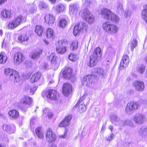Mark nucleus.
<instances>
[{
	"mask_svg": "<svg viewBox=\"0 0 147 147\" xmlns=\"http://www.w3.org/2000/svg\"><path fill=\"white\" fill-rule=\"evenodd\" d=\"M72 86L68 83L64 84L63 88V93L65 96H68L72 92Z\"/></svg>",
	"mask_w": 147,
	"mask_h": 147,
	"instance_id": "nucleus-16",
	"label": "nucleus"
},
{
	"mask_svg": "<svg viewBox=\"0 0 147 147\" xmlns=\"http://www.w3.org/2000/svg\"><path fill=\"white\" fill-rule=\"evenodd\" d=\"M140 106L138 102H131L127 103L125 111L128 115H131L133 112L137 110Z\"/></svg>",
	"mask_w": 147,
	"mask_h": 147,
	"instance_id": "nucleus-6",
	"label": "nucleus"
},
{
	"mask_svg": "<svg viewBox=\"0 0 147 147\" xmlns=\"http://www.w3.org/2000/svg\"><path fill=\"white\" fill-rule=\"evenodd\" d=\"M102 77L105 78L107 77L106 74L104 72L103 73V71L102 72Z\"/></svg>",
	"mask_w": 147,
	"mask_h": 147,
	"instance_id": "nucleus-58",
	"label": "nucleus"
},
{
	"mask_svg": "<svg viewBox=\"0 0 147 147\" xmlns=\"http://www.w3.org/2000/svg\"><path fill=\"white\" fill-rule=\"evenodd\" d=\"M26 17L21 15L15 17L8 25L7 27L10 29H13L19 26L21 23L25 22Z\"/></svg>",
	"mask_w": 147,
	"mask_h": 147,
	"instance_id": "nucleus-2",
	"label": "nucleus"
},
{
	"mask_svg": "<svg viewBox=\"0 0 147 147\" xmlns=\"http://www.w3.org/2000/svg\"><path fill=\"white\" fill-rule=\"evenodd\" d=\"M119 125L121 126L128 125L132 127L133 126V123L130 120H121L119 122Z\"/></svg>",
	"mask_w": 147,
	"mask_h": 147,
	"instance_id": "nucleus-28",
	"label": "nucleus"
},
{
	"mask_svg": "<svg viewBox=\"0 0 147 147\" xmlns=\"http://www.w3.org/2000/svg\"><path fill=\"white\" fill-rule=\"evenodd\" d=\"M63 11L62 10H57L56 13L58 14L61 13Z\"/></svg>",
	"mask_w": 147,
	"mask_h": 147,
	"instance_id": "nucleus-59",
	"label": "nucleus"
},
{
	"mask_svg": "<svg viewBox=\"0 0 147 147\" xmlns=\"http://www.w3.org/2000/svg\"><path fill=\"white\" fill-rule=\"evenodd\" d=\"M3 129L9 134L14 133L15 131V127L14 125L10 126L9 125L5 124L3 125Z\"/></svg>",
	"mask_w": 147,
	"mask_h": 147,
	"instance_id": "nucleus-20",
	"label": "nucleus"
},
{
	"mask_svg": "<svg viewBox=\"0 0 147 147\" xmlns=\"http://www.w3.org/2000/svg\"><path fill=\"white\" fill-rule=\"evenodd\" d=\"M145 69V66L143 65H141L137 67L136 71L138 73L141 74L144 72Z\"/></svg>",
	"mask_w": 147,
	"mask_h": 147,
	"instance_id": "nucleus-36",
	"label": "nucleus"
},
{
	"mask_svg": "<svg viewBox=\"0 0 147 147\" xmlns=\"http://www.w3.org/2000/svg\"><path fill=\"white\" fill-rule=\"evenodd\" d=\"M140 135L146 136L147 135V127L146 126H142L138 131Z\"/></svg>",
	"mask_w": 147,
	"mask_h": 147,
	"instance_id": "nucleus-33",
	"label": "nucleus"
},
{
	"mask_svg": "<svg viewBox=\"0 0 147 147\" xmlns=\"http://www.w3.org/2000/svg\"><path fill=\"white\" fill-rule=\"evenodd\" d=\"M72 118L71 115H69L66 117L63 121L61 122L59 125L61 127H66L68 126L70 124V121Z\"/></svg>",
	"mask_w": 147,
	"mask_h": 147,
	"instance_id": "nucleus-22",
	"label": "nucleus"
},
{
	"mask_svg": "<svg viewBox=\"0 0 147 147\" xmlns=\"http://www.w3.org/2000/svg\"><path fill=\"white\" fill-rule=\"evenodd\" d=\"M122 5L121 4H119V6L117 7V9H122Z\"/></svg>",
	"mask_w": 147,
	"mask_h": 147,
	"instance_id": "nucleus-60",
	"label": "nucleus"
},
{
	"mask_svg": "<svg viewBox=\"0 0 147 147\" xmlns=\"http://www.w3.org/2000/svg\"><path fill=\"white\" fill-rule=\"evenodd\" d=\"M102 27L104 30L110 33H115L117 30V26L110 24L109 22H106L102 24Z\"/></svg>",
	"mask_w": 147,
	"mask_h": 147,
	"instance_id": "nucleus-10",
	"label": "nucleus"
},
{
	"mask_svg": "<svg viewBox=\"0 0 147 147\" xmlns=\"http://www.w3.org/2000/svg\"><path fill=\"white\" fill-rule=\"evenodd\" d=\"M67 131L66 130L63 135H60L59 136V138L63 139L66 138L67 137Z\"/></svg>",
	"mask_w": 147,
	"mask_h": 147,
	"instance_id": "nucleus-50",
	"label": "nucleus"
},
{
	"mask_svg": "<svg viewBox=\"0 0 147 147\" xmlns=\"http://www.w3.org/2000/svg\"><path fill=\"white\" fill-rule=\"evenodd\" d=\"M87 25L86 23H82L79 25L76 26L74 27L73 34L75 36L78 33L82 30H86Z\"/></svg>",
	"mask_w": 147,
	"mask_h": 147,
	"instance_id": "nucleus-15",
	"label": "nucleus"
},
{
	"mask_svg": "<svg viewBox=\"0 0 147 147\" xmlns=\"http://www.w3.org/2000/svg\"><path fill=\"white\" fill-rule=\"evenodd\" d=\"M54 82V81L53 80H52V81L49 82V84H52V83H53Z\"/></svg>",
	"mask_w": 147,
	"mask_h": 147,
	"instance_id": "nucleus-64",
	"label": "nucleus"
},
{
	"mask_svg": "<svg viewBox=\"0 0 147 147\" xmlns=\"http://www.w3.org/2000/svg\"><path fill=\"white\" fill-rule=\"evenodd\" d=\"M79 8V5L77 3H74L69 5V8L71 9H77Z\"/></svg>",
	"mask_w": 147,
	"mask_h": 147,
	"instance_id": "nucleus-48",
	"label": "nucleus"
},
{
	"mask_svg": "<svg viewBox=\"0 0 147 147\" xmlns=\"http://www.w3.org/2000/svg\"><path fill=\"white\" fill-rule=\"evenodd\" d=\"M43 113L47 114L49 118L50 119L53 116V114L51 111L48 108H46L43 111Z\"/></svg>",
	"mask_w": 147,
	"mask_h": 147,
	"instance_id": "nucleus-35",
	"label": "nucleus"
},
{
	"mask_svg": "<svg viewBox=\"0 0 147 147\" xmlns=\"http://www.w3.org/2000/svg\"><path fill=\"white\" fill-rule=\"evenodd\" d=\"M86 109L85 105L81 104L79 106V111L80 113H82L86 111Z\"/></svg>",
	"mask_w": 147,
	"mask_h": 147,
	"instance_id": "nucleus-45",
	"label": "nucleus"
},
{
	"mask_svg": "<svg viewBox=\"0 0 147 147\" xmlns=\"http://www.w3.org/2000/svg\"><path fill=\"white\" fill-rule=\"evenodd\" d=\"M72 70L70 68H66L63 72V77L66 79L71 80L73 77L72 74Z\"/></svg>",
	"mask_w": 147,
	"mask_h": 147,
	"instance_id": "nucleus-17",
	"label": "nucleus"
},
{
	"mask_svg": "<svg viewBox=\"0 0 147 147\" xmlns=\"http://www.w3.org/2000/svg\"><path fill=\"white\" fill-rule=\"evenodd\" d=\"M133 119L135 123L138 125L142 124L147 121V119L145 115L141 113H137L135 114Z\"/></svg>",
	"mask_w": 147,
	"mask_h": 147,
	"instance_id": "nucleus-9",
	"label": "nucleus"
},
{
	"mask_svg": "<svg viewBox=\"0 0 147 147\" xmlns=\"http://www.w3.org/2000/svg\"><path fill=\"white\" fill-rule=\"evenodd\" d=\"M129 57L126 55H124L120 63V65L123 67H126L129 64Z\"/></svg>",
	"mask_w": 147,
	"mask_h": 147,
	"instance_id": "nucleus-23",
	"label": "nucleus"
},
{
	"mask_svg": "<svg viewBox=\"0 0 147 147\" xmlns=\"http://www.w3.org/2000/svg\"><path fill=\"white\" fill-rule=\"evenodd\" d=\"M11 10H1L0 11V15L1 18H10L13 14Z\"/></svg>",
	"mask_w": 147,
	"mask_h": 147,
	"instance_id": "nucleus-18",
	"label": "nucleus"
},
{
	"mask_svg": "<svg viewBox=\"0 0 147 147\" xmlns=\"http://www.w3.org/2000/svg\"><path fill=\"white\" fill-rule=\"evenodd\" d=\"M107 52L109 55H114L115 54L114 49L111 47H109L108 48Z\"/></svg>",
	"mask_w": 147,
	"mask_h": 147,
	"instance_id": "nucleus-42",
	"label": "nucleus"
},
{
	"mask_svg": "<svg viewBox=\"0 0 147 147\" xmlns=\"http://www.w3.org/2000/svg\"><path fill=\"white\" fill-rule=\"evenodd\" d=\"M45 22L50 25L54 23L55 18L52 15L47 14L45 16Z\"/></svg>",
	"mask_w": 147,
	"mask_h": 147,
	"instance_id": "nucleus-21",
	"label": "nucleus"
},
{
	"mask_svg": "<svg viewBox=\"0 0 147 147\" xmlns=\"http://www.w3.org/2000/svg\"><path fill=\"white\" fill-rule=\"evenodd\" d=\"M8 113L9 116L13 119L17 118L19 116L18 112L15 109L10 110Z\"/></svg>",
	"mask_w": 147,
	"mask_h": 147,
	"instance_id": "nucleus-26",
	"label": "nucleus"
},
{
	"mask_svg": "<svg viewBox=\"0 0 147 147\" xmlns=\"http://www.w3.org/2000/svg\"><path fill=\"white\" fill-rule=\"evenodd\" d=\"M104 18L107 19H109L111 16V20L115 23L119 21V18L116 15L112 13L109 10H105Z\"/></svg>",
	"mask_w": 147,
	"mask_h": 147,
	"instance_id": "nucleus-11",
	"label": "nucleus"
},
{
	"mask_svg": "<svg viewBox=\"0 0 147 147\" xmlns=\"http://www.w3.org/2000/svg\"><path fill=\"white\" fill-rule=\"evenodd\" d=\"M51 3L53 4L56 1V0H49Z\"/></svg>",
	"mask_w": 147,
	"mask_h": 147,
	"instance_id": "nucleus-61",
	"label": "nucleus"
},
{
	"mask_svg": "<svg viewBox=\"0 0 147 147\" xmlns=\"http://www.w3.org/2000/svg\"><path fill=\"white\" fill-rule=\"evenodd\" d=\"M24 59V56L22 53L21 52H16L14 55V63L15 64H19L23 61Z\"/></svg>",
	"mask_w": 147,
	"mask_h": 147,
	"instance_id": "nucleus-14",
	"label": "nucleus"
},
{
	"mask_svg": "<svg viewBox=\"0 0 147 147\" xmlns=\"http://www.w3.org/2000/svg\"><path fill=\"white\" fill-rule=\"evenodd\" d=\"M78 44L77 41H75L73 42L71 45L70 49L72 50H76L78 47Z\"/></svg>",
	"mask_w": 147,
	"mask_h": 147,
	"instance_id": "nucleus-41",
	"label": "nucleus"
},
{
	"mask_svg": "<svg viewBox=\"0 0 147 147\" xmlns=\"http://www.w3.org/2000/svg\"><path fill=\"white\" fill-rule=\"evenodd\" d=\"M36 89L37 88L35 86H33L31 87L30 91V93L32 95L34 94Z\"/></svg>",
	"mask_w": 147,
	"mask_h": 147,
	"instance_id": "nucleus-49",
	"label": "nucleus"
},
{
	"mask_svg": "<svg viewBox=\"0 0 147 147\" xmlns=\"http://www.w3.org/2000/svg\"><path fill=\"white\" fill-rule=\"evenodd\" d=\"M143 8L144 9H147V4L144 5Z\"/></svg>",
	"mask_w": 147,
	"mask_h": 147,
	"instance_id": "nucleus-63",
	"label": "nucleus"
},
{
	"mask_svg": "<svg viewBox=\"0 0 147 147\" xmlns=\"http://www.w3.org/2000/svg\"><path fill=\"white\" fill-rule=\"evenodd\" d=\"M35 131L36 135L38 138L42 139L43 138L44 135L40 127L36 128L35 129Z\"/></svg>",
	"mask_w": 147,
	"mask_h": 147,
	"instance_id": "nucleus-29",
	"label": "nucleus"
},
{
	"mask_svg": "<svg viewBox=\"0 0 147 147\" xmlns=\"http://www.w3.org/2000/svg\"><path fill=\"white\" fill-rule=\"evenodd\" d=\"M41 73L37 72L34 73L30 79V81L32 83L37 82L40 78L41 76Z\"/></svg>",
	"mask_w": 147,
	"mask_h": 147,
	"instance_id": "nucleus-27",
	"label": "nucleus"
},
{
	"mask_svg": "<svg viewBox=\"0 0 147 147\" xmlns=\"http://www.w3.org/2000/svg\"><path fill=\"white\" fill-rule=\"evenodd\" d=\"M47 65L46 63H44L42 65V68L44 69H45L47 67Z\"/></svg>",
	"mask_w": 147,
	"mask_h": 147,
	"instance_id": "nucleus-56",
	"label": "nucleus"
},
{
	"mask_svg": "<svg viewBox=\"0 0 147 147\" xmlns=\"http://www.w3.org/2000/svg\"><path fill=\"white\" fill-rule=\"evenodd\" d=\"M46 137L47 140L49 143L54 142L56 139L55 135L53 133L52 129L50 128H48L47 130Z\"/></svg>",
	"mask_w": 147,
	"mask_h": 147,
	"instance_id": "nucleus-13",
	"label": "nucleus"
},
{
	"mask_svg": "<svg viewBox=\"0 0 147 147\" xmlns=\"http://www.w3.org/2000/svg\"><path fill=\"white\" fill-rule=\"evenodd\" d=\"M28 39V36L25 34L20 35L18 37V41L19 42L22 43L27 41Z\"/></svg>",
	"mask_w": 147,
	"mask_h": 147,
	"instance_id": "nucleus-31",
	"label": "nucleus"
},
{
	"mask_svg": "<svg viewBox=\"0 0 147 147\" xmlns=\"http://www.w3.org/2000/svg\"><path fill=\"white\" fill-rule=\"evenodd\" d=\"M66 8V5L64 4L60 3L58 4L56 8L57 9H64Z\"/></svg>",
	"mask_w": 147,
	"mask_h": 147,
	"instance_id": "nucleus-47",
	"label": "nucleus"
},
{
	"mask_svg": "<svg viewBox=\"0 0 147 147\" xmlns=\"http://www.w3.org/2000/svg\"><path fill=\"white\" fill-rule=\"evenodd\" d=\"M80 14L84 20L89 24H92L95 21L94 15L88 10H81Z\"/></svg>",
	"mask_w": 147,
	"mask_h": 147,
	"instance_id": "nucleus-3",
	"label": "nucleus"
},
{
	"mask_svg": "<svg viewBox=\"0 0 147 147\" xmlns=\"http://www.w3.org/2000/svg\"><path fill=\"white\" fill-rule=\"evenodd\" d=\"M7 0H0V4L4 3Z\"/></svg>",
	"mask_w": 147,
	"mask_h": 147,
	"instance_id": "nucleus-62",
	"label": "nucleus"
},
{
	"mask_svg": "<svg viewBox=\"0 0 147 147\" xmlns=\"http://www.w3.org/2000/svg\"><path fill=\"white\" fill-rule=\"evenodd\" d=\"M32 102V99L29 96H24L22 97L20 101V106L24 111H26Z\"/></svg>",
	"mask_w": 147,
	"mask_h": 147,
	"instance_id": "nucleus-5",
	"label": "nucleus"
},
{
	"mask_svg": "<svg viewBox=\"0 0 147 147\" xmlns=\"http://www.w3.org/2000/svg\"><path fill=\"white\" fill-rule=\"evenodd\" d=\"M31 87L29 85H27L25 87V90L26 91H30V88Z\"/></svg>",
	"mask_w": 147,
	"mask_h": 147,
	"instance_id": "nucleus-53",
	"label": "nucleus"
},
{
	"mask_svg": "<svg viewBox=\"0 0 147 147\" xmlns=\"http://www.w3.org/2000/svg\"><path fill=\"white\" fill-rule=\"evenodd\" d=\"M44 93L47 98L52 100H57L59 97V94L55 90H49L46 92H43L42 94Z\"/></svg>",
	"mask_w": 147,
	"mask_h": 147,
	"instance_id": "nucleus-12",
	"label": "nucleus"
},
{
	"mask_svg": "<svg viewBox=\"0 0 147 147\" xmlns=\"http://www.w3.org/2000/svg\"><path fill=\"white\" fill-rule=\"evenodd\" d=\"M114 136V135L113 134H111L109 136H108L107 138V141H110L112 140Z\"/></svg>",
	"mask_w": 147,
	"mask_h": 147,
	"instance_id": "nucleus-52",
	"label": "nucleus"
},
{
	"mask_svg": "<svg viewBox=\"0 0 147 147\" xmlns=\"http://www.w3.org/2000/svg\"><path fill=\"white\" fill-rule=\"evenodd\" d=\"M125 17H127V16L130 15V12L129 10H126L125 11Z\"/></svg>",
	"mask_w": 147,
	"mask_h": 147,
	"instance_id": "nucleus-51",
	"label": "nucleus"
},
{
	"mask_svg": "<svg viewBox=\"0 0 147 147\" xmlns=\"http://www.w3.org/2000/svg\"><path fill=\"white\" fill-rule=\"evenodd\" d=\"M4 73L7 76H9L10 80L14 82H18L20 81V78L18 73L13 69L7 68L5 69Z\"/></svg>",
	"mask_w": 147,
	"mask_h": 147,
	"instance_id": "nucleus-4",
	"label": "nucleus"
},
{
	"mask_svg": "<svg viewBox=\"0 0 147 147\" xmlns=\"http://www.w3.org/2000/svg\"><path fill=\"white\" fill-rule=\"evenodd\" d=\"M110 119L112 123L117 125V123L119 121L120 118L117 115H112L110 116Z\"/></svg>",
	"mask_w": 147,
	"mask_h": 147,
	"instance_id": "nucleus-25",
	"label": "nucleus"
},
{
	"mask_svg": "<svg viewBox=\"0 0 147 147\" xmlns=\"http://www.w3.org/2000/svg\"><path fill=\"white\" fill-rule=\"evenodd\" d=\"M135 89L138 91H142L144 88V82L141 81H136L134 83Z\"/></svg>",
	"mask_w": 147,
	"mask_h": 147,
	"instance_id": "nucleus-19",
	"label": "nucleus"
},
{
	"mask_svg": "<svg viewBox=\"0 0 147 147\" xmlns=\"http://www.w3.org/2000/svg\"><path fill=\"white\" fill-rule=\"evenodd\" d=\"M42 50L41 49H39L32 54L31 56L32 59H37L40 56V55L42 53Z\"/></svg>",
	"mask_w": 147,
	"mask_h": 147,
	"instance_id": "nucleus-30",
	"label": "nucleus"
},
{
	"mask_svg": "<svg viewBox=\"0 0 147 147\" xmlns=\"http://www.w3.org/2000/svg\"><path fill=\"white\" fill-rule=\"evenodd\" d=\"M90 0H86L83 5V8L84 9H88L90 7Z\"/></svg>",
	"mask_w": 147,
	"mask_h": 147,
	"instance_id": "nucleus-40",
	"label": "nucleus"
},
{
	"mask_svg": "<svg viewBox=\"0 0 147 147\" xmlns=\"http://www.w3.org/2000/svg\"><path fill=\"white\" fill-rule=\"evenodd\" d=\"M67 24L66 20L64 18L61 19L59 22V26L62 28H65Z\"/></svg>",
	"mask_w": 147,
	"mask_h": 147,
	"instance_id": "nucleus-37",
	"label": "nucleus"
},
{
	"mask_svg": "<svg viewBox=\"0 0 147 147\" xmlns=\"http://www.w3.org/2000/svg\"><path fill=\"white\" fill-rule=\"evenodd\" d=\"M57 57L55 56V53H52L50 55L49 57V59L51 61V63H56Z\"/></svg>",
	"mask_w": 147,
	"mask_h": 147,
	"instance_id": "nucleus-39",
	"label": "nucleus"
},
{
	"mask_svg": "<svg viewBox=\"0 0 147 147\" xmlns=\"http://www.w3.org/2000/svg\"><path fill=\"white\" fill-rule=\"evenodd\" d=\"M65 44V42L62 40L56 42V51L58 53L63 54L66 51L67 47Z\"/></svg>",
	"mask_w": 147,
	"mask_h": 147,
	"instance_id": "nucleus-8",
	"label": "nucleus"
},
{
	"mask_svg": "<svg viewBox=\"0 0 147 147\" xmlns=\"http://www.w3.org/2000/svg\"><path fill=\"white\" fill-rule=\"evenodd\" d=\"M69 59L73 61H75L78 59V55L77 54L71 53L68 56Z\"/></svg>",
	"mask_w": 147,
	"mask_h": 147,
	"instance_id": "nucleus-34",
	"label": "nucleus"
},
{
	"mask_svg": "<svg viewBox=\"0 0 147 147\" xmlns=\"http://www.w3.org/2000/svg\"><path fill=\"white\" fill-rule=\"evenodd\" d=\"M7 57L3 55V53H1L0 55V63H5L7 61Z\"/></svg>",
	"mask_w": 147,
	"mask_h": 147,
	"instance_id": "nucleus-38",
	"label": "nucleus"
},
{
	"mask_svg": "<svg viewBox=\"0 0 147 147\" xmlns=\"http://www.w3.org/2000/svg\"><path fill=\"white\" fill-rule=\"evenodd\" d=\"M78 10H70L69 11V13L70 15H73L74 14V12H76Z\"/></svg>",
	"mask_w": 147,
	"mask_h": 147,
	"instance_id": "nucleus-54",
	"label": "nucleus"
},
{
	"mask_svg": "<svg viewBox=\"0 0 147 147\" xmlns=\"http://www.w3.org/2000/svg\"><path fill=\"white\" fill-rule=\"evenodd\" d=\"M46 35L47 38L50 40H53L55 36L53 30L50 28H49L47 31Z\"/></svg>",
	"mask_w": 147,
	"mask_h": 147,
	"instance_id": "nucleus-24",
	"label": "nucleus"
},
{
	"mask_svg": "<svg viewBox=\"0 0 147 147\" xmlns=\"http://www.w3.org/2000/svg\"><path fill=\"white\" fill-rule=\"evenodd\" d=\"M95 78L94 76L90 75L85 76L82 79L81 82L82 84L87 87L92 86L94 84Z\"/></svg>",
	"mask_w": 147,
	"mask_h": 147,
	"instance_id": "nucleus-7",
	"label": "nucleus"
},
{
	"mask_svg": "<svg viewBox=\"0 0 147 147\" xmlns=\"http://www.w3.org/2000/svg\"><path fill=\"white\" fill-rule=\"evenodd\" d=\"M101 49L98 47L95 49L93 54L90 56V60L88 65L93 67L95 65L99 60L100 59Z\"/></svg>",
	"mask_w": 147,
	"mask_h": 147,
	"instance_id": "nucleus-1",
	"label": "nucleus"
},
{
	"mask_svg": "<svg viewBox=\"0 0 147 147\" xmlns=\"http://www.w3.org/2000/svg\"><path fill=\"white\" fill-rule=\"evenodd\" d=\"M109 129H110L111 132L113 130V127L112 125H110L109 127Z\"/></svg>",
	"mask_w": 147,
	"mask_h": 147,
	"instance_id": "nucleus-57",
	"label": "nucleus"
},
{
	"mask_svg": "<svg viewBox=\"0 0 147 147\" xmlns=\"http://www.w3.org/2000/svg\"><path fill=\"white\" fill-rule=\"evenodd\" d=\"M39 7L40 9H46L48 8V5L45 3L43 2H40L39 3Z\"/></svg>",
	"mask_w": 147,
	"mask_h": 147,
	"instance_id": "nucleus-46",
	"label": "nucleus"
},
{
	"mask_svg": "<svg viewBox=\"0 0 147 147\" xmlns=\"http://www.w3.org/2000/svg\"><path fill=\"white\" fill-rule=\"evenodd\" d=\"M43 29L42 27L40 26H36L35 29V32L39 36H41L43 32Z\"/></svg>",
	"mask_w": 147,
	"mask_h": 147,
	"instance_id": "nucleus-32",
	"label": "nucleus"
},
{
	"mask_svg": "<svg viewBox=\"0 0 147 147\" xmlns=\"http://www.w3.org/2000/svg\"><path fill=\"white\" fill-rule=\"evenodd\" d=\"M86 96L85 95L83 96L80 98V100H79V101L80 102H82L86 98Z\"/></svg>",
	"mask_w": 147,
	"mask_h": 147,
	"instance_id": "nucleus-55",
	"label": "nucleus"
},
{
	"mask_svg": "<svg viewBox=\"0 0 147 147\" xmlns=\"http://www.w3.org/2000/svg\"><path fill=\"white\" fill-rule=\"evenodd\" d=\"M142 14V18L147 23V10H143Z\"/></svg>",
	"mask_w": 147,
	"mask_h": 147,
	"instance_id": "nucleus-43",
	"label": "nucleus"
},
{
	"mask_svg": "<svg viewBox=\"0 0 147 147\" xmlns=\"http://www.w3.org/2000/svg\"><path fill=\"white\" fill-rule=\"evenodd\" d=\"M137 45V42L136 40L135 39H133L131 43V50L133 51L134 48Z\"/></svg>",
	"mask_w": 147,
	"mask_h": 147,
	"instance_id": "nucleus-44",
	"label": "nucleus"
}]
</instances>
